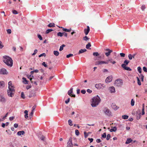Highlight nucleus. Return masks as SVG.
Wrapping results in <instances>:
<instances>
[{
	"label": "nucleus",
	"mask_w": 147,
	"mask_h": 147,
	"mask_svg": "<svg viewBox=\"0 0 147 147\" xmlns=\"http://www.w3.org/2000/svg\"><path fill=\"white\" fill-rule=\"evenodd\" d=\"M100 101V98L98 95L94 97L92 99L91 106L93 107H96L98 105Z\"/></svg>",
	"instance_id": "nucleus-1"
},
{
	"label": "nucleus",
	"mask_w": 147,
	"mask_h": 147,
	"mask_svg": "<svg viewBox=\"0 0 147 147\" xmlns=\"http://www.w3.org/2000/svg\"><path fill=\"white\" fill-rule=\"evenodd\" d=\"M4 58V62L8 66L11 67L13 65V60L11 58L7 56H5Z\"/></svg>",
	"instance_id": "nucleus-2"
},
{
	"label": "nucleus",
	"mask_w": 147,
	"mask_h": 147,
	"mask_svg": "<svg viewBox=\"0 0 147 147\" xmlns=\"http://www.w3.org/2000/svg\"><path fill=\"white\" fill-rule=\"evenodd\" d=\"M15 90L13 88H9L7 90V94L8 96L11 97H13L14 96Z\"/></svg>",
	"instance_id": "nucleus-3"
},
{
	"label": "nucleus",
	"mask_w": 147,
	"mask_h": 147,
	"mask_svg": "<svg viewBox=\"0 0 147 147\" xmlns=\"http://www.w3.org/2000/svg\"><path fill=\"white\" fill-rule=\"evenodd\" d=\"M123 84V81L122 80H117L115 83V84L116 86L119 87L121 86Z\"/></svg>",
	"instance_id": "nucleus-4"
},
{
	"label": "nucleus",
	"mask_w": 147,
	"mask_h": 147,
	"mask_svg": "<svg viewBox=\"0 0 147 147\" xmlns=\"http://www.w3.org/2000/svg\"><path fill=\"white\" fill-rule=\"evenodd\" d=\"M103 111L106 115L108 116H110L111 115L110 111L107 107L104 108Z\"/></svg>",
	"instance_id": "nucleus-5"
},
{
	"label": "nucleus",
	"mask_w": 147,
	"mask_h": 147,
	"mask_svg": "<svg viewBox=\"0 0 147 147\" xmlns=\"http://www.w3.org/2000/svg\"><path fill=\"white\" fill-rule=\"evenodd\" d=\"M105 85L103 84H96L95 85V87L98 89H103L105 87Z\"/></svg>",
	"instance_id": "nucleus-6"
},
{
	"label": "nucleus",
	"mask_w": 147,
	"mask_h": 147,
	"mask_svg": "<svg viewBox=\"0 0 147 147\" xmlns=\"http://www.w3.org/2000/svg\"><path fill=\"white\" fill-rule=\"evenodd\" d=\"M8 74V72L5 68H2L0 70V74L6 75Z\"/></svg>",
	"instance_id": "nucleus-7"
},
{
	"label": "nucleus",
	"mask_w": 147,
	"mask_h": 147,
	"mask_svg": "<svg viewBox=\"0 0 147 147\" xmlns=\"http://www.w3.org/2000/svg\"><path fill=\"white\" fill-rule=\"evenodd\" d=\"M113 77L112 76H109L105 80V82L107 83H109L111 82L112 80Z\"/></svg>",
	"instance_id": "nucleus-8"
},
{
	"label": "nucleus",
	"mask_w": 147,
	"mask_h": 147,
	"mask_svg": "<svg viewBox=\"0 0 147 147\" xmlns=\"http://www.w3.org/2000/svg\"><path fill=\"white\" fill-rule=\"evenodd\" d=\"M73 88H71L68 91V94L71 97H76L75 95L72 94V93H73Z\"/></svg>",
	"instance_id": "nucleus-9"
},
{
	"label": "nucleus",
	"mask_w": 147,
	"mask_h": 147,
	"mask_svg": "<svg viewBox=\"0 0 147 147\" xmlns=\"http://www.w3.org/2000/svg\"><path fill=\"white\" fill-rule=\"evenodd\" d=\"M72 138H70L68 142H67V147H73V144L71 142Z\"/></svg>",
	"instance_id": "nucleus-10"
},
{
	"label": "nucleus",
	"mask_w": 147,
	"mask_h": 147,
	"mask_svg": "<svg viewBox=\"0 0 147 147\" xmlns=\"http://www.w3.org/2000/svg\"><path fill=\"white\" fill-rule=\"evenodd\" d=\"M105 50L108 51V52H107L105 53V55L107 57L109 56L110 55L111 53L113 52V51L112 50L109 49H106Z\"/></svg>",
	"instance_id": "nucleus-11"
},
{
	"label": "nucleus",
	"mask_w": 147,
	"mask_h": 147,
	"mask_svg": "<svg viewBox=\"0 0 147 147\" xmlns=\"http://www.w3.org/2000/svg\"><path fill=\"white\" fill-rule=\"evenodd\" d=\"M87 28L84 29V31L86 35H87L89 32L90 30V28L88 26H87Z\"/></svg>",
	"instance_id": "nucleus-12"
},
{
	"label": "nucleus",
	"mask_w": 147,
	"mask_h": 147,
	"mask_svg": "<svg viewBox=\"0 0 147 147\" xmlns=\"http://www.w3.org/2000/svg\"><path fill=\"white\" fill-rule=\"evenodd\" d=\"M109 62L113 64H114L116 63L115 61H113L112 58L109 59L106 61V64H108Z\"/></svg>",
	"instance_id": "nucleus-13"
},
{
	"label": "nucleus",
	"mask_w": 147,
	"mask_h": 147,
	"mask_svg": "<svg viewBox=\"0 0 147 147\" xmlns=\"http://www.w3.org/2000/svg\"><path fill=\"white\" fill-rule=\"evenodd\" d=\"M6 100L4 97L1 96H0V101L2 103H5L6 102Z\"/></svg>",
	"instance_id": "nucleus-14"
},
{
	"label": "nucleus",
	"mask_w": 147,
	"mask_h": 147,
	"mask_svg": "<svg viewBox=\"0 0 147 147\" xmlns=\"http://www.w3.org/2000/svg\"><path fill=\"white\" fill-rule=\"evenodd\" d=\"M121 67L125 70L128 71L131 70V69L130 67L125 66V65L124 64H122L121 65Z\"/></svg>",
	"instance_id": "nucleus-15"
},
{
	"label": "nucleus",
	"mask_w": 147,
	"mask_h": 147,
	"mask_svg": "<svg viewBox=\"0 0 147 147\" xmlns=\"http://www.w3.org/2000/svg\"><path fill=\"white\" fill-rule=\"evenodd\" d=\"M8 84L9 89L12 88H14V87L12 85V82L11 81H10L9 82Z\"/></svg>",
	"instance_id": "nucleus-16"
},
{
	"label": "nucleus",
	"mask_w": 147,
	"mask_h": 147,
	"mask_svg": "<svg viewBox=\"0 0 147 147\" xmlns=\"http://www.w3.org/2000/svg\"><path fill=\"white\" fill-rule=\"evenodd\" d=\"M109 89L111 93H114L115 91V88L113 86L110 87Z\"/></svg>",
	"instance_id": "nucleus-17"
},
{
	"label": "nucleus",
	"mask_w": 147,
	"mask_h": 147,
	"mask_svg": "<svg viewBox=\"0 0 147 147\" xmlns=\"http://www.w3.org/2000/svg\"><path fill=\"white\" fill-rule=\"evenodd\" d=\"M5 86V83L3 81H0V88H3Z\"/></svg>",
	"instance_id": "nucleus-18"
},
{
	"label": "nucleus",
	"mask_w": 147,
	"mask_h": 147,
	"mask_svg": "<svg viewBox=\"0 0 147 147\" xmlns=\"http://www.w3.org/2000/svg\"><path fill=\"white\" fill-rule=\"evenodd\" d=\"M59 27V28H62L63 29V30L65 32H70L71 31V28H70L69 29H68L66 28H64L62 27Z\"/></svg>",
	"instance_id": "nucleus-19"
},
{
	"label": "nucleus",
	"mask_w": 147,
	"mask_h": 147,
	"mask_svg": "<svg viewBox=\"0 0 147 147\" xmlns=\"http://www.w3.org/2000/svg\"><path fill=\"white\" fill-rule=\"evenodd\" d=\"M25 134V132L24 131H19L17 133V134L18 136H21V135H24Z\"/></svg>",
	"instance_id": "nucleus-20"
},
{
	"label": "nucleus",
	"mask_w": 147,
	"mask_h": 147,
	"mask_svg": "<svg viewBox=\"0 0 147 147\" xmlns=\"http://www.w3.org/2000/svg\"><path fill=\"white\" fill-rule=\"evenodd\" d=\"M132 141V140L131 138H127L125 142V143L127 144Z\"/></svg>",
	"instance_id": "nucleus-21"
},
{
	"label": "nucleus",
	"mask_w": 147,
	"mask_h": 147,
	"mask_svg": "<svg viewBox=\"0 0 147 147\" xmlns=\"http://www.w3.org/2000/svg\"><path fill=\"white\" fill-rule=\"evenodd\" d=\"M87 50L85 49H81L80 50L78 54H80V53H83L86 51Z\"/></svg>",
	"instance_id": "nucleus-22"
},
{
	"label": "nucleus",
	"mask_w": 147,
	"mask_h": 147,
	"mask_svg": "<svg viewBox=\"0 0 147 147\" xmlns=\"http://www.w3.org/2000/svg\"><path fill=\"white\" fill-rule=\"evenodd\" d=\"M24 113L25 114L24 115L25 117L27 119L28 117V111L27 110H26L24 111Z\"/></svg>",
	"instance_id": "nucleus-23"
},
{
	"label": "nucleus",
	"mask_w": 147,
	"mask_h": 147,
	"mask_svg": "<svg viewBox=\"0 0 147 147\" xmlns=\"http://www.w3.org/2000/svg\"><path fill=\"white\" fill-rule=\"evenodd\" d=\"M55 24L54 23H50L47 25L49 27H53L55 26Z\"/></svg>",
	"instance_id": "nucleus-24"
},
{
	"label": "nucleus",
	"mask_w": 147,
	"mask_h": 147,
	"mask_svg": "<svg viewBox=\"0 0 147 147\" xmlns=\"http://www.w3.org/2000/svg\"><path fill=\"white\" fill-rule=\"evenodd\" d=\"M53 54L57 56L59 55V53L57 51H53Z\"/></svg>",
	"instance_id": "nucleus-25"
},
{
	"label": "nucleus",
	"mask_w": 147,
	"mask_h": 147,
	"mask_svg": "<svg viewBox=\"0 0 147 147\" xmlns=\"http://www.w3.org/2000/svg\"><path fill=\"white\" fill-rule=\"evenodd\" d=\"M117 130V128L115 127H114L113 128L111 129L110 131L111 132L115 131Z\"/></svg>",
	"instance_id": "nucleus-26"
},
{
	"label": "nucleus",
	"mask_w": 147,
	"mask_h": 147,
	"mask_svg": "<svg viewBox=\"0 0 147 147\" xmlns=\"http://www.w3.org/2000/svg\"><path fill=\"white\" fill-rule=\"evenodd\" d=\"M65 46V45L64 44H63L60 47V49H59V50L60 51H62L63 49V47Z\"/></svg>",
	"instance_id": "nucleus-27"
},
{
	"label": "nucleus",
	"mask_w": 147,
	"mask_h": 147,
	"mask_svg": "<svg viewBox=\"0 0 147 147\" xmlns=\"http://www.w3.org/2000/svg\"><path fill=\"white\" fill-rule=\"evenodd\" d=\"M22 79L23 80V82L24 84H28V81L26 80V79L24 77L22 78Z\"/></svg>",
	"instance_id": "nucleus-28"
},
{
	"label": "nucleus",
	"mask_w": 147,
	"mask_h": 147,
	"mask_svg": "<svg viewBox=\"0 0 147 147\" xmlns=\"http://www.w3.org/2000/svg\"><path fill=\"white\" fill-rule=\"evenodd\" d=\"M91 46V45L90 43L89 42L87 44L86 46V48L87 49H91L89 48Z\"/></svg>",
	"instance_id": "nucleus-29"
},
{
	"label": "nucleus",
	"mask_w": 147,
	"mask_h": 147,
	"mask_svg": "<svg viewBox=\"0 0 147 147\" xmlns=\"http://www.w3.org/2000/svg\"><path fill=\"white\" fill-rule=\"evenodd\" d=\"M129 62V61L126 60L124 61V63L123 64H124L125 65V66H126V65H127Z\"/></svg>",
	"instance_id": "nucleus-30"
},
{
	"label": "nucleus",
	"mask_w": 147,
	"mask_h": 147,
	"mask_svg": "<svg viewBox=\"0 0 147 147\" xmlns=\"http://www.w3.org/2000/svg\"><path fill=\"white\" fill-rule=\"evenodd\" d=\"M136 78L137 79L138 84V85H139L140 86L141 85V84L140 81V79H139V78L138 77H136Z\"/></svg>",
	"instance_id": "nucleus-31"
},
{
	"label": "nucleus",
	"mask_w": 147,
	"mask_h": 147,
	"mask_svg": "<svg viewBox=\"0 0 147 147\" xmlns=\"http://www.w3.org/2000/svg\"><path fill=\"white\" fill-rule=\"evenodd\" d=\"M64 34V33H61V32H59L57 33V35L58 36L62 37L63 36V35Z\"/></svg>",
	"instance_id": "nucleus-32"
},
{
	"label": "nucleus",
	"mask_w": 147,
	"mask_h": 147,
	"mask_svg": "<svg viewBox=\"0 0 147 147\" xmlns=\"http://www.w3.org/2000/svg\"><path fill=\"white\" fill-rule=\"evenodd\" d=\"M139 76L140 78L141 79V81L142 82H143L144 81V76L142 74H140Z\"/></svg>",
	"instance_id": "nucleus-33"
},
{
	"label": "nucleus",
	"mask_w": 147,
	"mask_h": 147,
	"mask_svg": "<svg viewBox=\"0 0 147 147\" xmlns=\"http://www.w3.org/2000/svg\"><path fill=\"white\" fill-rule=\"evenodd\" d=\"M128 117V116L127 115H123L122 116L123 119H127Z\"/></svg>",
	"instance_id": "nucleus-34"
},
{
	"label": "nucleus",
	"mask_w": 147,
	"mask_h": 147,
	"mask_svg": "<svg viewBox=\"0 0 147 147\" xmlns=\"http://www.w3.org/2000/svg\"><path fill=\"white\" fill-rule=\"evenodd\" d=\"M138 71L139 73L141 74L142 72V69L140 67H138L137 68Z\"/></svg>",
	"instance_id": "nucleus-35"
},
{
	"label": "nucleus",
	"mask_w": 147,
	"mask_h": 147,
	"mask_svg": "<svg viewBox=\"0 0 147 147\" xmlns=\"http://www.w3.org/2000/svg\"><path fill=\"white\" fill-rule=\"evenodd\" d=\"M68 123L69 125L70 126H71L73 125L72 123V121L71 119H69L68 121Z\"/></svg>",
	"instance_id": "nucleus-36"
},
{
	"label": "nucleus",
	"mask_w": 147,
	"mask_h": 147,
	"mask_svg": "<svg viewBox=\"0 0 147 147\" xmlns=\"http://www.w3.org/2000/svg\"><path fill=\"white\" fill-rule=\"evenodd\" d=\"M53 31V30L52 29H48L47 30L46 33V34H48L50 32H51Z\"/></svg>",
	"instance_id": "nucleus-37"
},
{
	"label": "nucleus",
	"mask_w": 147,
	"mask_h": 147,
	"mask_svg": "<svg viewBox=\"0 0 147 147\" xmlns=\"http://www.w3.org/2000/svg\"><path fill=\"white\" fill-rule=\"evenodd\" d=\"M93 55L94 56H98L99 55V54L97 52L93 53Z\"/></svg>",
	"instance_id": "nucleus-38"
},
{
	"label": "nucleus",
	"mask_w": 147,
	"mask_h": 147,
	"mask_svg": "<svg viewBox=\"0 0 147 147\" xmlns=\"http://www.w3.org/2000/svg\"><path fill=\"white\" fill-rule=\"evenodd\" d=\"M134 102H135L134 101V100L133 99H131V105L132 106H134Z\"/></svg>",
	"instance_id": "nucleus-39"
},
{
	"label": "nucleus",
	"mask_w": 147,
	"mask_h": 147,
	"mask_svg": "<svg viewBox=\"0 0 147 147\" xmlns=\"http://www.w3.org/2000/svg\"><path fill=\"white\" fill-rule=\"evenodd\" d=\"M46 56V54L45 53H44L42 54H41L40 55H39L38 56V57H41L42 56H44V57H45Z\"/></svg>",
	"instance_id": "nucleus-40"
},
{
	"label": "nucleus",
	"mask_w": 147,
	"mask_h": 147,
	"mask_svg": "<svg viewBox=\"0 0 147 147\" xmlns=\"http://www.w3.org/2000/svg\"><path fill=\"white\" fill-rule=\"evenodd\" d=\"M89 39L90 38H88L86 36H84L83 38V40L86 41H87L88 40H89Z\"/></svg>",
	"instance_id": "nucleus-41"
},
{
	"label": "nucleus",
	"mask_w": 147,
	"mask_h": 147,
	"mask_svg": "<svg viewBox=\"0 0 147 147\" xmlns=\"http://www.w3.org/2000/svg\"><path fill=\"white\" fill-rule=\"evenodd\" d=\"M112 107L113 109H114L115 110H116L118 109L117 106L115 105H112Z\"/></svg>",
	"instance_id": "nucleus-42"
},
{
	"label": "nucleus",
	"mask_w": 147,
	"mask_h": 147,
	"mask_svg": "<svg viewBox=\"0 0 147 147\" xmlns=\"http://www.w3.org/2000/svg\"><path fill=\"white\" fill-rule=\"evenodd\" d=\"M76 134L77 136H78L80 134L78 130L76 129L75 130Z\"/></svg>",
	"instance_id": "nucleus-43"
},
{
	"label": "nucleus",
	"mask_w": 147,
	"mask_h": 147,
	"mask_svg": "<svg viewBox=\"0 0 147 147\" xmlns=\"http://www.w3.org/2000/svg\"><path fill=\"white\" fill-rule=\"evenodd\" d=\"M21 97L23 99H24L25 98V96L24 95V94L23 92H22L21 94Z\"/></svg>",
	"instance_id": "nucleus-44"
},
{
	"label": "nucleus",
	"mask_w": 147,
	"mask_h": 147,
	"mask_svg": "<svg viewBox=\"0 0 147 147\" xmlns=\"http://www.w3.org/2000/svg\"><path fill=\"white\" fill-rule=\"evenodd\" d=\"M37 36L38 38L40 40H42V37L40 35L38 34Z\"/></svg>",
	"instance_id": "nucleus-45"
},
{
	"label": "nucleus",
	"mask_w": 147,
	"mask_h": 147,
	"mask_svg": "<svg viewBox=\"0 0 147 147\" xmlns=\"http://www.w3.org/2000/svg\"><path fill=\"white\" fill-rule=\"evenodd\" d=\"M6 131L7 132V134L9 135H10L11 134V131L9 130H7Z\"/></svg>",
	"instance_id": "nucleus-46"
},
{
	"label": "nucleus",
	"mask_w": 147,
	"mask_h": 147,
	"mask_svg": "<svg viewBox=\"0 0 147 147\" xmlns=\"http://www.w3.org/2000/svg\"><path fill=\"white\" fill-rule=\"evenodd\" d=\"M73 56V55L72 54H69V55H67L66 56V57L67 58H69L71 57H72Z\"/></svg>",
	"instance_id": "nucleus-47"
},
{
	"label": "nucleus",
	"mask_w": 147,
	"mask_h": 147,
	"mask_svg": "<svg viewBox=\"0 0 147 147\" xmlns=\"http://www.w3.org/2000/svg\"><path fill=\"white\" fill-rule=\"evenodd\" d=\"M33 112L32 111L30 113V115H29V117L30 118L32 117L33 116Z\"/></svg>",
	"instance_id": "nucleus-48"
},
{
	"label": "nucleus",
	"mask_w": 147,
	"mask_h": 147,
	"mask_svg": "<svg viewBox=\"0 0 147 147\" xmlns=\"http://www.w3.org/2000/svg\"><path fill=\"white\" fill-rule=\"evenodd\" d=\"M12 13L13 14H17L18 13L17 11L15 10L12 11Z\"/></svg>",
	"instance_id": "nucleus-49"
},
{
	"label": "nucleus",
	"mask_w": 147,
	"mask_h": 147,
	"mask_svg": "<svg viewBox=\"0 0 147 147\" xmlns=\"http://www.w3.org/2000/svg\"><path fill=\"white\" fill-rule=\"evenodd\" d=\"M7 33L9 34H10L11 32V30L10 29H8L7 30Z\"/></svg>",
	"instance_id": "nucleus-50"
},
{
	"label": "nucleus",
	"mask_w": 147,
	"mask_h": 147,
	"mask_svg": "<svg viewBox=\"0 0 147 147\" xmlns=\"http://www.w3.org/2000/svg\"><path fill=\"white\" fill-rule=\"evenodd\" d=\"M111 137V135L110 134H108L107 135V140H109L110 138Z\"/></svg>",
	"instance_id": "nucleus-51"
},
{
	"label": "nucleus",
	"mask_w": 147,
	"mask_h": 147,
	"mask_svg": "<svg viewBox=\"0 0 147 147\" xmlns=\"http://www.w3.org/2000/svg\"><path fill=\"white\" fill-rule=\"evenodd\" d=\"M38 51L37 49H35L34 51V53L32 54V55H35L37 53Z\"/></svg>",
	"instance_id": "nucleus-52"
},
{
	"label": "nucleus",
	"mask_w": 147,
	"mask_h": 147,
	"mask_svg": "<svg viewBox=\"0 0 147 147\" xmlns=\"http://www.w3.org/2000/svg\"><path fill=\"white\" fill-rule=\"evenodd\" d=\"M100 61H96V62L95 64L96 65H100Z\"/></svg>",
	"instance_id": "nucleus-53"
},
{
	"label": "nucleus",
	"mask_w": 147,
	"mask_h": 147,
	"mask_svg": "<svg viewBox=\"0 0 147 147\" xmlns=\"http://www.w3.org/2000/svg\"><path fill=\"white\" fill-rule=\"evenodd\" d=\"M143 69L144 71L145 72H147V69L146 67H144L143 68Z\"/></svg>",
	"instance_id": "nucleus-54"
},
{
	"label": "nucleus",
	"mask_w": 147,
	"mask_h": 147,
	"mask_svg": "<svg viewBox=\"0 0 147 147\" xmlns=\"http://www.w3.org/2000/svg\"><path fill=\"white\" fill-rule=\"evenodd\" d=\"M145 114V112H144V108H142V115H144Z\"/></svg>",
	"instance_id": "nucleus-55"
},
{
	"label": "nucleus",
	"mask_w": 147,
	"mask_h": 147,
	"mask_svg": "<svg viewBox=\"0 0 147 147\" xmlns=\"http://www.w3.org/2000/svg\"><path fill=\"white\" fill-rule=\"evenodd\" d=\"M102 137L103 138H105L106 137V134L105 133H104L102 135Z\"/></svg>",
	"instance_id": "nucleus-56"
},
{
	"label": "nucleus",
	"mask_w": 147,
	"mask_h": 147,
	"mask_svg": "<svg viewBox=\"0 0 147 147\" xmlns=\"http://www.w3.org/2000/svg\"><path fill=\"white\" fill-rule=\"evenodd\" d=\"M120 55L121 56V57H125V54L124 53H121L120 54Z\"/></svg>",
	"instance_id": "nucleus-57"
},
{
	"label": "nucleus",
	"mask_w": 147,
	"mask_h": 147,
	"mask_svg": "<svg viewBox=\"0 0 147 147\" xmlns=\"http://www.w3.org/2000/svg\"><path fill=\"white\" fill-rule=\"evenodd\" d=\"M128 58L129 59L131 60L132 59V55L131 54H129L128 55Z\"/></svg>",
	"instance_id": "nucleus-58"
},
{
	"label": "nucleus",
	"mask_w": 147,
	"mask_h": 147,
	"mask_svg": "<svg viewBox=\"0 0 147 147\" xmlns=\"http://www.w3.org/2000/svg\"><path fill=\"white\" fill-rule=\"evenodd\" d=\"M125 11L127 13L128 11H129L130 10V9L129 8V7H127L125 9Z\"/></svg>",
	"instance_id": "nucleus-59"
},
{
	"label": "nucleus",
	"mask_w": 147,
	"mask_h": 147,
	"mask_svg": "<svg viewBox=\"0 0 147 147\" xmlns=\"http://www.w3.org/2000/svg\"><path fill=\"white\" fill-rule=\"evenodd\" d=\"M42 65L45 67H47V65L45 63V62H43L42 63Z\"/></svg>",
	"instance_id": "nucleus-60"
},
{
	"label": "nucleus",
	"mask_w": 147,
	"mask_h": 147,
	"mask_svg": "<svg viewBox=\"0 0 147 147\" xmlns=\"http://www.w3.org/2000/svg\"><path fill=\"white\" fill-rule=\"evenodd\" d=\"M145 9V6L144 5H143L141 7V9L143 10L144 11Z\"/></svg>",
	"instance_id": "nucleus-61"
},
{
	"label": "nucleus",
	"mask_w": 147,
	"mask_h": 147,
	"mask_svg": "<svg viewBox=\"0 0 147 147\" xmlns=\"http://www.w3.org/2000/svg\"><path fill=\"white\" fill-rule=\"evenodd\" d=\"M70 98H68L67 99V100L65 101V102L66 104H67L70 101Z\"/></svg>",
	"instance_id": "nucleus-62"
},
{
	"label": "nucleus",
	"mask_w": 147,
	"mask_h": 147,
	"mask_svg": "<svg viewBox=\"0 0 147 147\" xmlns=\"http://www.w3.org/2000/svg\"><path fill=\"white\" fill-rule=\"evenodd\" d=\"M100 65L102 64H106V61H100Z\"/></svg>",
	"instance_id": "nucleus-63"
},
{
	"label": "nucleus",
	"mask_w": 147,
	"mask_h": 147,
	"mask_svg": "<svg viewBox=\"0 0 147 147\" xmlns=\"http://www.w3.org/2000/svg\"><path fill=\"white\" fill-rule=\"evenodd\" d=\"M81 93H82V94H85L86 92V91L85 90H82L81 91Z\"/></svg>",
	"instance_id": "nucleus-64"
}]
</instances>
